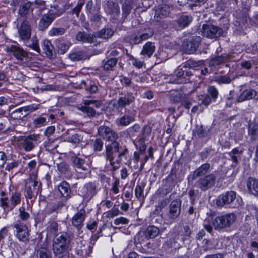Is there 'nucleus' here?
<instances>
[{
    "label": "nucleus",
    "mask_w": 258,
    "mask_h": 258,
    "mask_svg": "<svg viewBox=\"0 0 258 258\" xmlns=\"http://www.w3.org/2000/svg\"><path fill=\"white\" fill-rule=\"evenodd\" d=\"M98 131L99 135L103 139L110 142L105 146V153L118 152L122 149V147L117 141L119 139L118 134L110 127L106 125H101Z\"/></svg>",
    "instance_id": "nucleus-1"
},
{
    "label": "nucleus",
    "mask_w": 258,
    "mask_h": 258,
    "mask_svg": "<svg viewBox=\"0 0 258 258\" xmlns=\"http://www.w3.org/2000/svg\"><path fill=\"white\" fill-rule=\"evenodd\" d=\"M7 51L11 53L18 61V64L25 67H30L32 66V57L29 56V53L22 48L15 45H12L7 48Z\"/></svg>",
    "instance_id": "nucleus-2"
},
{
    "label": "nucleus",
    "mask_w": 258,
    "mask_h": 258,
    "mask_svg": "<svg viewBox=\"0 0 258 258\" xmlns=\"http://www.w3.org/2000/svg\"><path fill=\"white\" fill-rule=\"evenodd\" d=\"M237 217L233 213L218 216L213 219V226L215 230H222L230 227L236 220Z\"/></svg>",
    "instance_id": "nucleus-3"
},
{
    "label": "nucleus",
    "mask_w": 258,
    "mask_h": 258,
    "mask_svg": "<svg viewBox=\"0 0 258 258\" xmlns=\"http://www.w3.org/2000/svg\"><path fill=\"white\" fill-rule=\"evenodd\" d=\"M21 194L19 191L12 192L9 199L8 198H1L0 206L5 212L13 210L21 201Z\"/></svg>",
    "instance_id": "nucleus-4"
},
{
    "label": "nucleus",
    "mask_w": 258,
    "mask_h": 258,
    "mask_svg": "<svg viewBox=\"0 0 258 258\" xmlns=\"http://www.w3.org/2000/svg\"><path fill=\"white\" fill-rule=\"evenodd\" d=\"M41 190V183L36 180V177L33 178L31 177L26 183L25 197L30 200L35 199Z\"/></svg>",
    "instance_id": "nucleus-5"
},
{
    "label": "nucleus",
    "mask_w": 258,
    "mask_h": 258,
    "mask_svg": "<svg viewBox=\"0 0 258 258\" xmlns=\"http://www.w3.org/2000/svg\"><path fill=\"white\" fill-rule=\"evenodd\" d=\"M216 179V175L211 173L200 177L196 181L195 186L201 190L205 191L215 185Z\"/></svg>",
    "instance_id": "nucleus-6"
},
{
    "label": "nucleus",
    "mask_w": 258,
    "mask_h": 258,
    "mask_svg": "<svg viewBox=\"0 0 258 258\" xmlns=\"http://www.w3.org/2000/svg\"><path fill=\"white\" fill-rule=\"evenodd\" d=\"M192 76V73L190 71H183L182 69H177L174 74L169 76V83L173 84H185L190 82V77Z\"/></svg>",
    "instance_id": "nucleus-7"
},
{
    "label": "nucleus",
    "mask_w": 258,
    "mask_h": 258,
    "mask_svg": "<svg viewBox=\"0 0 258 258\" xmlns=\"http://www.w3.org/2000/svg\"><path fill=\"white\" fill-rule=\"evenodd\" d=\"M203 36L209 38H216L221 36L223 33L222 28L214 25L204 24L201 29Z\"/></svg>",
    "instance_id": "nucleus-8"
},
{
    "label": "nucleus",
    "mask_w": 258,
    "mask_h": 258,
    "mask_svg": "<svg viewBox=\"0 0 258 258\" xmlns=\"http://www.w3.org/2000/svg\"><path fill=\"white\" fill-rule=\"evenodd\" d=\"M19 38L23 41L30 40L31 35V26L28 18L23 19L20 25L17 26Z\"/></svg>",
    "instance_id": "nucleus-9"
},
{
    "label": "nucleus",
    "mask_w": 258,
    "mask_h": 258,
    "mask_svg": "<svg viewBox=\"0 0 258 258\" xmlns=\"http://www.w3.org/2000/svg\"><path fill=\"white\" fill-rule=\"evenodd\" d=\"M201 41L200 36H195L184 40L183 49L185 53L192 54L195 52Z\"/></svg>",
    "instance_id": "nucleus-10"
},
{
    "label": "nucleus",
    "mask_w": 258,
    "mask_h": 258,
    "mask_svg": "<svg viewBox=\"0 0 258 258\" xmlns=\"http://www.w3.org/2000/svg\"><path fill=\"white\" fill-rule=\"evenodd\" d=\"M104 9L105 13L109 16L111 20L119 21L118 17L120 15V8L117 3L108 1L104 5Z\"/></svg>",
    "instance_id": "nucleus-11"
},
{
    "label": "nucleus",
    "mask_w": 258,
    "mask_h": 258,
    "mask_svg": "<svg viewBox=\"0 0 258 258\" xmlns=\"http://www.w3.org/2000/svg\"><path fill=\"white\" fill-rule=\"evenodd\" d=\"M14 227L15 229V235L19 240L25 242L29 241L28 228L26 224L18 221L14 224Z\"/></svg>",
    "instance_id": "nucleus-12"
},
{
    "label": "nucleus",
    "mask_w": 258,
    "mask_h": 258,
    "mask_svg": "<svg viewBox=\"0 0 258 258\" xmlns=\"http://www.w3.org/2000/svg\"><path fill=\"white\" fill-rule=\"evenodd\" d=\"M79 192L84 200L89 201L97 194V185L94 182H88L80 188Z\"/></svg>",
    "instance_id": "nucleus-13"
},
{
    "label": "nucleus",
    "mask_w": 258,
    "mask_h": 258,
    "mask_svg": "<svg viewBox=\"0 0 258 258\" xmlns=\"http://www.w3.org/2000/svg\"><path fill=\"white\" fill-rule=\"evenodd\" d=\"M236 196V192L232 190L221 194L216 199V205L218 207H222L226 205L232 204L234 202Z\"/></svg>",
    "instance_id": "nucleus-14"
},
{
    "label": "nucleus",
    "mask_w": 258,
    "mask_h": 258,
    "mask_svg": "<svg viewBox=\"0 0 258 258\" xmlns=\"http://www.w3.org/2000/svg\"><path fill=\"white\" fill-rule=\"evenodd\" d=\"M64 10L60 13H49L43 15L39 23V29L43 31L46 29L52 23L53 20L57 17H59L63 12Z\"/></svg>",
    "instance_id": "nucleus-15"
},
{
    "label": "nucleus",
    "mask_w": 258,
    "mask_h": 258,
    "mask_svg": "<svg viewBox=\"0 0 258 258\" xmlns=\"http://www.w3.org/2000/svg\"><path fill=\"white\" fill-rule=\"evenodd\" d=\"M40 143L39 137L37 135L25 137L23 140L22 146L25 151L29 152Z\"/></svg>",
    "instance_id": "nucleus-16"
},
{
    "label": "nucleus",
    "mask_w": 258,
    "mask_h": 258,
    "mask_svg": "<svg viewBox=\"0 0 258 258\" xmlns=\"http://www.w3.org/2000/svg\"><path fill=\"white\" fill-rule=\"evenodd\" d=\"M181 200L175 199L172 201L169 206L168 218L170 220H175L181 213Z\"/></svg>",
    "instance_id": "nucleus-17"
},
{
    "label": "nucleus",
    "mask_w": 258,
    "mask_h": 258,
    "mask_svg": "<svg viewBox=\"0 0 258 258\" xmlns=\"http://www.w3.org/2000/svg\"><path fill=\"white\" fill-rule=\"evenodd\" d=\"M135 101V97L132 93L127 92L124 96L120 97L117 100V108L121 111L126 106L130 105Z\"/></svg>",
    "instance_id": "nucleus-18"
},
{
    "label": "nucleus",
    "mask_w": 258,
    "mask_h": 258,
    "mask_svg": "<svg viewBox=\"0 0 258 258\" xmlns=\"http://www.w3.org/2000/svg\"><path fill=\"white\" fill-rule=\"evenodd\" d=\"M254 98L258 100V92L254 89L249 88L244 90L237 98V102Z\"/></svg>",
    "instance_id": "nucleus-19"
},
{
    "label": "nucleus",
    "mask_w": 258,
    "mask_h": 258,
    "mask_svg": "<svg viewBox=\"0 0 258 258\" xmlns=\"http://www.w3.org/2000/svg\"><path fill=\"white\" fill-rule=\"evenodd\" d=\"M58 190L63 199L68 201L71 198L72 191L70 185L67 181H63L61 182L58 185Z\"/></svg>",
    "instance_id": "nucleus-20"
},
{
    "label": "nucleus",
    "mask_w": 258,
    "mask_h": 258,
    "mask_svg": "<svg viewBox=\"0 0 258 258\" xmlns=\"http://www.w3.org/2000/svg\"><path fill=\"white\" fill-rule=\"evenodd\" d=\"M68 247L58 245L52 242V250L54 258H63L68 253Z\"/></svg>",
    "instance_id": "nucleus-21"
},
{
    "label": "nucleus",
    "mask_w": 258,
    "mask_h": 258,
    "mask_svg": "<svg viewBox=\"0 0 258 258\" xmlns=\"http://www.w3.org/2000/svg\"><path fill=\"white\" fill-rule=\"evenodd\" d=\"M86 212L84 209H81L72 218L73 225L78 229H80L83 226V222L85 218Z\"/></svg>",
    "instance_id": "nucleus-22"
},
{
    "label": "nucleus",
    "mask_w": 258,
    "mask_h": 258,
    "mask_svg": "<svg viewBox=\"0 0 258 258\" xmlns=\"http://www.w3.org/2000/svg\"><path fill=\"white\" fill-rule=\"evenodd\" d=\"M133 111H127L125 114L117 120L118 124L121 126H127L135 120V113Z\"/></svg>",
    "instance_id": "nucleus-23"
},
{
    "label": "nucleus",
    "mask_w": 258,
    "mask_h": 258,
    "mask_svg": "<svg viewBox=\"0 0 258 258\" xmlns=\"http://www.w3.org/2000/svg\"><path fill=\"white\" fill-rule=\"evenodd\" d=\"M210 168L211 165L210 163H206L203 164L193 172L192 179H196L198 177L207 175L206 174L209 172Z\"/></svg>",
    "instance_id": "nucleus-24"
},
{
    "label": "nucleus",
    "mask_w": 258,
    "mask_h": 258,
    "mask_svg": "<svg viewBox=\"0 0 258 258\" xmlns=\"http://www.w3.org/2000/svg\"><path fill=\"white\" fill-rule=\"evenodd\" d=\"M52 242L69 247L71 242L70 237L67 232H62L60 235L55 237Z\"/></svg>",
    "instance_id": "nucleus-25"
},
{
    "label": "nucleus",
    "mask_w": 258,
    "mask_h": 258,
    "mask_svg": "<svg viewBox=\"0 0 258 258\" xmlns=\"http://www.w3.org/2000/svg\"><path fill=\"white\" fill-rule=\"evenodd\" d=\"M133 0H124L122 6V17L119 20V23H123L127 17L130 14L132 9Z\"/></svg>",
    "instance_id": "nucleus-26"
},
{
    "label": "nucleus",
    "mask_w": 258,
    "mask_h": 258,
    "mask_svg": "<svg viewBox=\"0 0 258 258\" xmlns=\"http://www.w3.org/2000/svg\"><path fill=\"white\" fill-rule=\"evenodd\" d=\"M246 186L248 191L251 194L258 197V180L249 177L246 181Z\"/></svg>",
    "instance_id": "nucleus-27"
},
{
    "label": "nucleus",
    "mask_w": 258,
    "mask_h": 258,
    "mask_svg": "<svg viewBox=\"0 0 258 258\" xmlns=\"http://www.w3.org/2000/svg\"><path fill=\"white\" fill-rule=\"evenodd\" d=\"M193 18L190 15H182L175 21L178 27L183 29L187 27L192 22Z\"/></svg>",
    "instance_id": "nucleus-28"
},
{
    "label": "nucleus",
    "mask_w": 258,
    "mask_h": 258,
    "mask_svg": "<svg viewBox=\"0 0 258 258\" xmlns=\"http://www.w3.org/2000/svg\"><path fill=\"white\" fill-rule=\"evenodd\" d=\"M242 154V150H239L237 148H234L231 150V151L228 152V159L232 161L233 164H232V167H236L238 164V158H240L241 155Z\"/></svg>",
    "instance_id": "nucleus-29"
},
{
    "label": "nucleus",
    "mask_w": 258,
    "mask_h": 258,
    "mask_svg": "<svg viewBox=\"0 0 258 258\" xmlns=\"http://www.w3.org/2000/svg\"><path fill=\"white\" fill-rule=\"evenodd\" d=\"M210 132V129L205 127L202 124H197L195 129L193 131L195 136H197L199 138H203L207 137Z\"/></svg>",
    "instance_id": "nucleus-30"
},
{
    "label": "nucleus",
    "mask_w": 258,
    "mask_h": 258,
    "mask_svg": "<svg viewBox=\"0 0 258 258\" xmlns=\"http://www.w3.org/2000/svg\"><path fill=\"white\" fill-rule=\"evenodd\" d=\"M160 232V229L156 226H149L143 233L147 239L154 238L157 236Z\"/></svg>",
    "instance_id": "nucleus-31"
},
{
    "label": "nucleus",
    "mask_w": 258,
    "mask_h": 258,
    "mask_svg": "<svg viewBox=\"0 0 258 258\" xmlns=\"http://www.w3.org/2000/svg\"><path fill=\"white\" fill-rule=\"evenodd\" d=\"M94 38L93 35L85 32H79L76 35V39L84 43H91L93 42Z\"/></svg>",
    "instance_id": "nucleus-32"
},
{
    "label": "nucleus",
    "mask_w": 258,
    "mask_h": 258,
    "mask_svg": "<svg viewBox=\"0 0 258 258\" xmlns=\"http://www.w3.org/2000/svg\"><path fill=\"white\" fill-rule=\"evenodd\" d=\"M118 61V58L115 57H108L107 60H103L102 66L104 70L112 71L115 66H116Z\"/></svg>",
    "instance_id": "nucleus-33"
},
{
    "label": "nucleus",
    "mask_w": 258,
    "mask_h": 258,
    "mask_svg": "<svg viewBox=\"0 0 258 258\" xmlns=\"http://www.w3.org/2000/svg\"><path fill=\"white\" fill-rule=\"evenodd\" d=\"M155 47L151 42H147L143 47L141 52V54L147 56L148 58L150 57L155 51Z\"/></svg>",
    "instance_id": "nucleus-34"
},
{
    "label": "nucleus",
    "mask_w": 258,
    "mask_h": 258,
    "mask_svg": "<svg viewBox=\"0 0 258 258\" xmlns=\"http://www.w3.org/2000/svg\"><path fill=\"white\" fill-rule=\"evenodd\" d=\"M170 12V7L166 5H162L159 6L156 9L155 17H167L169 15Z\"/></svg>",
    "instance_id": "nucleus-35"
},
{
    "label": "nucleus",
    "mask_w": 258,
    "mask_h": 258,
    "mask_svg": "<svg viewBox=\"0 0 258 258\" xmlns=\"http://www.w3.org/2000/svg\"><path fill=\"white\" fill-rule=\"evenodd\" d=\"M47 234L49 236H58V225L55 221H52L49 223L47 227Z\"/></svg>",
    "instance_id": "nucleus-36"
},
{
    "label": "nucleus",
    "mask_w": 258,
    "mask_h": 258,
    "mask_svg": "<svg viewBox=\"0 0 258 258\" xmlns=\"http://www.w3.org/2000/svg\"><path fill=\"white\" fill-rule=\"evenodd\" d=\"M154 57H156L155 64H159L169 58L167 52L163 49H160L154 55Z\"/></svg>",
    "instance_id": "nucleus-37"
},
{
    "label": "nucleus",
    "mask_w": 258,
    "mask_h": 258,
    "mask_svg": "<svg viewBox=\"0 0 258 258\" xmlns=\"http://www.w3.org/2000/svg\"><path fill=\"white\" fill-rule=\"evenodd\" d=\"M248 135L251 140H255L258 138V124L255 122H250L248 126Z\"/></svg>",
    "instance_id": "nucleus-38"
},
{
    "label": "nucleus",
    "mask_w": 258,
    "mask_h": 258,
    "mask_svg": "<svg viewBox=\"0 0 258 258\" xmlns=\"http://www.w3.org/2000/svg\"><path fill=\"white\" fill-rule=\"evenodd\" d=\"M230 56L229 55L224 54L217 56L213 58L210 61L211 66H217L221 64L225 60H228L230 59Z\"/></svg>",
    "instance_id": "nucleus-39"
},
{
    "label": "nucleus",
    "mask_w": 258,
    "mask_h": 258,
    "mask_svg": "<svg viewBox=\"0 0 258 258\" xmlns=\"http://www.w3.org/2000/svg\"><path fill=\"white\" fill-rule=\"evenodd\" d=\"M26 113H24L22 107L18 108L9 114V116L11 119L13 120H24L26 117Z\"/></svg>",
    "instance_id": "nucleus-40"
},
{
    "label": "nucleus",
    "mask_w": 258,
    "mask_h": 258,
    "mask_svg": "<svg viewBox=\"0 0 258 258\" xmlns=\"http://www.w3.org/2000/svg\"><path fill=\"white\" fill-rule=\"evenodd\" d=\"M53 46L51 42L48 40H45L43 42V50L45 54L49 57L53 55Z\"/></svg>",
    "instance_id": "nucleus-41"
},
{
    "label": "nucleus",
    "mask_w": 258,
    "mask_h": 258,
    "mask_svg": "<svg viewBox=\"0 0 258 258\" xmlns=\"http://www.w3.org/2000/svg\"><path fill=\"white\" fill-rule=\"evenodd\" d=\"M25 45L31 48L34 51L40 53V50L38 45V41L36 37H32L30 41L27 40V41H23Z\"/></svg>",
    "instance_id": "nucleus-42"
},
{
    "label": "nucleus",
    "mask_w": 258,
    "mask_h": 258,
    "mask_svg": "<svg viewBox=\"0 0 258 258\" xmlns=\"http://www.w3.org/2000/svg\"><path fill=\"white\" fill-rule=\"evenodd\" d=\"M71 43L68 41H62L58 40L57 42L58 52L60 54H64L69 49Z\"/></svg>",
    "instance_id": "nucleus-43"
},
{
    "label": "nucleus",
    "mask_w": 258,
    "mask_h": 258,
    "mask_svg": "<svg viewBox=\"0 0 258 258\" xmlns=\"http://www.w3.org/2000/svg\"><path fill=\"white\" fill-rule=\"evenodd\" d=\"M116 152H111L105 153V156L107 160H108L110 163V165L112 167V170L116 171L119 167V165L115 164L114 158L115 154Z\"/></svg>",
    "instance_id": "nucleus-44"
},
{
    "label": "nucleus",
    "mask_w": 258,
    "mask_h": 258,
    "mask_svg": "<svg viewBox=\"0 0 258 258\" xmlns=\"http://www.w3.org/2000/svg\"><path fill=\"white\" fill-rule=\"evenodd\" d=\"M32 3L30 2H27L22 4L20 6V8L18 10V13L22 17H25L27 14L28 13L30 9Z\"/></svg>",
    "instance_id": "nucleus-45"
},
{
    "label": "nucleus",
    "mask_w": 258,
    "mask_h": 258,
    "mask_svg": "<svg viewBox=\"0 0 258 258\" xmlns=\"http://www.w3.org/2000/svg\"><path fill=\"white\" fill-rule=\"evenodd\" d=\"M114 34L111 29H103L96 34V36L103 39H108L112 36Z\"/></svg>",
    "instance_id": "nucleus-46"
},
{
    "label": "nucleus",
    "mask_w": 258,
    "mask_h": 258,
    "mask_svg": "<svg viewBox=\"0 0 258 258\" xmlns=\"http://www.w3.org/2000/svg\"><path fill=\"white\" fill-rule=\"evenodd\" d=\"M82 85H83L85 89L90 93H95L98 91V87L90 81H83L82 82Z\"/></svg>",
    "instance_id": "nucleus-47"
},
{
    "label": "nucleus",
    "mask_w": 258,
    "mask_h": 258,
    "mask_svg": "<svg viewBox=\"0 0 258 258\" xmlns=\"http://www.w3.org/2000/svg\"><path fill=\"white\" fill-rule=\"evenodd\" d=\"M79 110L86 113L89 117H95L99 114L93 108L89 106H82L79 108Z\"/></svg>",
    "instance_id": "nucleus-48"
},
{
    "label": "nucleus",
    "mask_w": 258,
    "mask_h": 258,
    "mask_svg": "<svg viewBox=\"0 0 258 258\" xmlns=\"http://www.w3.org/2000/svg\"><path fill=\"white\" fill-rule=\"evenodd\" d=\"M69 56L73 61H79L86 58L85 53L81 51L71 53Z\"/></svg>",
    "instance_id": "nucleus-49"
},
{
    "label": "nucleus",
    "mask_w": 258,
    "mask_h": 258,
    "mask_svg": "<svg viewBox=\"0 0 258 258\" xmlns=\"http://www.w3.org/2000/svg\"><path fill=\"white\" fill-rule=\"evenodd\" d=\"M37 255L39 258H51L50 251L44 247H40L37 250Z\"/></svg>",
    "instance_id": "nucleus-50"
},
{
    "label": "nucleus",
    "mask_w": 258,
    "mask_h": 258,
    "mask_svg": "<svg viewBox=\"0 0 258 258\" xmlns=\"http://www.w3.org/2000/svg\"><path fill=\"white\" fill-rule=\"evenodd\" d=\"M71 161L73 163L74 166L83 170H86V169L83 166L84 164V160L83 159L80 158L76 156L71 157Z\"/></svg>",
    "instance_id": "nucleus-51"
},
{
    "label": "nucleus",
    "mask_w": 258,
    "mask_h": 258,
    "mask_svg": "<svg viewBox=\"0 0 258 258\" xmlns=\"http://www.w3.org/2000/svg\"><path fill=\"white\" fill-rule=\"evenodd\" d=\"M34 4L36 6L32 9V11H38L39 12L37 15L39 16L41 12L46 9L45 2L42 0H35Z\"/></svg>",
    "instance_id": "nucleus-52"
},
{
    "label": "nucleus",
    "mask_w": 258,
    "mask_h": 258,
    "mask_svg": "<svg viewBox=\"0 0 258 258\" xmlns=\"http://www.w3.org/2000/svg\"><path fill=\"white\" fill-rule=\"evenodd\" d=\"M204 63L203 60L195 61L191 59H189L184 63L183 68H194L196 67L203 65Z\"/></svg>",
    "instance_id": "nucleus-53"
},
{
    "label": "nucleus",
    "mask_w": 258,
    "mask_h": 258,
    "mask_svg": "<svg viewBox=\"0 0 258 258\" xmlns=\"http://www.w3.org/2000/svg\"><path fill=\"white\" fill-rule=\"evenodd\" d=\"M40 104H33L22 107L24 113H26V117L29 113L39 108Z\"/></svg>",
    "instance_id": "nucleus-54"
},
{
    "label": "nucleus",
    "mask_w": 258,
    "mask_h": 258,
    "mask_svg": "<svg viewBox=\"0 0 258 258\" xmlns=\"http://www.w3.org/2000/svg\"><path fill=\"white\" fill-rule=\"evenodd\" d=\"M82 136L78 134L72 135L68 138V141L75 144H78L82 141Z\"/></svg>",
    "instance_id": "nucleus-55"
},
{
    "label": "nucleus",
    "mask_w": 258,
    "mask_h": 258,
    "mask_svg": "<svg viewBox=\"0 0 258 258\" xmlns=\"http://www.w3.org/2000/svg\"><path fill=\"white\" fill-rule=\"evenodd\" d=\"M58 170L62 174H67L70 170L69 165L64 162L56 164Z\"/></svg>",
    "instance_id": "nucleus-56"
},
{
    "label": "nucleus",
    "mask_w": 258,
    "mask_h": 258,
    "mask_svg": "<svg viewBox=\"0 0 258 258\" xmlns=\"http://www.w3.org/2000/svg\"><path fill=\"white\" fill-rule=\"evenodd\" d=\"M208 95H209L213 100H215L218 96V90L215 86H211L208 88Z\"/></svg>",
    "instance_id": "nucleus-57"
},
{
    "label": "nucleus",
    "mask_w": 258,
    "mask_h": 258,
    "mask_svg": "<svg viewBox=\"0 0 258 258\" xmlns=\"http://www.w3.org/2000/svg\"><path fill=\"white\" fill-rule=\"evenodd\" d=\"M65 32V29L63 28H53L49 32L50 36H58L63 35Z\"/></svg>",
    "instance_id": "nucleus-58"
},
{
    "label": "nucleus",
    "mask_w": 258,
    "mask_h": 258,
    "mask_svg": "<svg viewBox=\"0 0 258 258\" xmlns=\"http://www.w3.org/2000/svg\"><path fill=\"white\" fill-rule=\"evenodd\" d=\"M67 201V200L62 199L61 201L54 204L51 208L50 212H53L61 209L62 207L65 206Z\"/></svg>",
    "instance_id": "nucleus-59"
},
{
    "label": "nucleus",
    "mask_w": 258,
    "mask_h": 258,
    "mask_svg": "<svg viewBox=\"0 0 258 258\" xmlns=\"http://www.w3.org/2000/svg\"><path fill=\"white\" fill-rule=\"evenodd\" d=\"M19 217L24 221H27L30 218V214L25 211V208L21 207L19 209Z\"/></svg>",
    "instance_id": "nucleus-60"
},
{
    "label": "nucleus",
    "mask_w": 258,
    "mask_h": 258,
    "mask_svg": "<svg viewBox=\"0 0 258 258\" xmlns=\"http://www.w3.org/2000/svg\"><path fill=\"white\" fill-rule=\"evenodd\" d=\"M186 98V94L179 93L172 97V101L174 103L181 102L182 103Z\"/></svg>",
    "instance_id": "nucleus-61"
},
{
    "label": "nucleus",
    "mask_w": 258,
    "mask_h": 258,
    "mask_svg": "<svg viewBox=\"0 0 258 258\" xmlns=\"http://www.w3.org/2000/svg\"><path fill=\"white\" fill-rule=\"evenodd\" d=\"M46 120L45 117L40 116L33 120V124L35 127H40L45 125Z\"/></svg>",
    "instance_id": "nucleus-62"
},
{
    "label": "nucleus",
    "mask_w": 258,
    "mask_h": 258,
    "mask_svg": "<svg viewBox=\"0 0 258 258\" xmlns=\"http://www.w3.org/2000/svg\"><path fill=\"white\" fill-rule=\"evenodd\" d=\"M93 146L94 151H100L103 148V142L101 139H97L93 142Z\"/></svg>",
    "instance_id": "nucleus-63"
},
{
    "label": "nucleus",
    "mask_w": 258,
    "mask_h": 258,
    "mask_svg": "<svg viewBox=\"0 0 258 258\" xmlns=\"http://www.w3.org/2000/svg\"><path fill=\"white\" fill-rule=\"evenodd\" d=\"M127 152L128 150L125 147H124L123 148L122 147V149L117 152L118 153V158L114 161L115 164L120 165L121 162V157L124 156Z\"/></svg>",
    "instance_id": "nucleus-64"
}]
</instances>
